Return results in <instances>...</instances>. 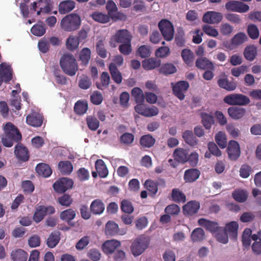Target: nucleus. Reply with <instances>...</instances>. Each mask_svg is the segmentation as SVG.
Masks as SVG:
<instances>
[{
  "label": "nucleus",
  "mask_w": 261,
  "mask_h": 261,
  "mask_svg": "<svg viewBox=\"0 0 261 261\" xmlns=\"http://www.w3.org/2000/svg\"><path fill=\"white\" fill-rule=\"evenodd\" d=\"M81 20L76 14H71L63 17L60 22L61 28L67 32H71L78 29L81 25Z\"/></svg>",
  "instance_id": "nucleus-1"
},
{
  "label": "nucleus",
  "mask_w": 261,
  "mask_h": 261,
  "mask_svg": "<svg viewBox=\"0 0 261 261\" xmlns=\"http://www.w3.org/2000/svg\"><path fill=\"white\" fill-rule=\"evenodd\" d=\"M150 239L145 234L139 236L135 239L132 245V253L137 256L143 253L149 247Z\"/></svg>",
  "instance_id": "nucleus-2"
},
{
  "label": "nucleus",
  "mask_w": 261,
  "mask_h": 261,
  "mask_svg": "<svg viewBox=\"0 0 261 261\" xmlns=\"http://www.w3.org/2000/svg\"><path fill=\"white\" fill-rule=\"evenodd\" d=\"M60 64L63 71L69 75H74L77 70L75 59L72 55H64L61 59Z\"/></svg>",
  "instance_id": "nucleus-3"
},
{
  "label": "nucleus",
  "mask_w": 261,
  "mask_h": 261,
  "mask_svg": "<svg viewBox=\"0 0 261 261\" xmlns=\"http://www.w3.org/2000/svg\"><path fill=\"white\" fill-rule=\"evenodd\" d=\"M158 28L165 40L170 41L173 39L174 28L170 21L167 19H162L158 23Z\"/></svg>",
  "instance_id": "nucleus-4"
},
{
  "label": "nucleus",
  "mask_w": 261,
  "mask_h": 261,
  "mask_svg": "<svg viewBox=\"0 0 261 261\" xmlns=\"http://www.w3.org/2000/svg\"><path fill=\"white\" fill-rule=\"evenodd\" d=\"M223 101L233 106H245L250 102L249 98L246 95L241 94H230L226 95L223 99Z\"/></svg>",
  "instance_id": "nucleus-5"
},
{
  "label": "nucleus",
  "mask_w": 261,
  "mask_h": 261,
  "mask_svg": "<svg viewBox=\"0 0 261 261\" xmlns=\"http://www.w3.org/2000/svg\"><path fill=\"white\" fill-rule=\"evenodd\" d=\"M30 9L36 12L37 15L43 14H49L53 10V6L48 1L38 0L32 3Z\"/></svg>",
  "instance_id": "nucleus-6"
},
{
  "label": "nucleus",
  "mask_w": 261,
  "mask_h": 261,
  "mask_svg": "<svg viewBox=\"0 0 261 261\" xmlns=\"http://www.w3.org/2000/svg\"><path fill=\"white\" fill-rule=\"evenodd\" d=\"M225 8L229 11L243 13L249 11V6L241 1H229L226 3Z\"/></svg>",
  "instance_id": "nucleus-7"
},
{
  "label": "nucleus",
  "mask_w": 261,
  "mask_h": 261,
  "mask_svg": "<svg viewBox=\"0 0 261 261\" xmlns=\"http://www.w3.org/2000/svg\"><path fill=\"white\" fill-rule=\"evenodd\" d=\"M73 181L71 179L63 177L59 179L53 185L55 191L59 193H62L72 188Z\"/></svg>",
  "instance_id": "nucleus-8"
},
{
  "label": "nucleus",
  "mask_w": 261,
  "mask_h": 261,
  "mask_svg": "<svg viewBox=\"0 0 261 261\" xmlns=\"http://www.w3.org/2000/svg\"><path fill=\"white\" fill-rule=\"evenodd\" d=\"M217 84L222 89L227 91H233L237 87V84L233 81H229L228 76L223 73L218 79Z\"/></svg>",
  "instance_id": "nucleus-9"
},
{
  "label": "nucleus",
  "mask_w": 261,
  "mask_h": 261,
  "mask_svg": "<svg viewBox=\"0 0 261 261\" xmlns=\"http://www.w3.org/2000/svg\"><path fill=\"white\" fill-rule=\"evenodd\" d=\"M55 212V210L53 206L45 207L44 206H39L35 209L33 217V220L36 223H39L43 219L45 215L47 214H52Z\"/></svg>",
  "instance_id": "nucleus-10"
},
{
  "label": "nucleus",
  "mask_w": 261,
  "mask_h": 261,
  "mask_svg": "<svg viewBox=\"0 0 261 261\" xmlns=\"http://www.w3.org/2000/svg\"><path fill=\"white\" fill-rule=\"evenodd\" d=\"M227 152L230 160L237 161L241 155L240 147L238 142L234 140H230L228 143Z\"/></svg>",
  "instance_id": "nucleus-11"
},
{
  "label": "nucleus",
  "mask_w": 261,
  "mask_h": 261,
  "mask_svg": "<svg viewBox=\"0 0 261 261\" xmlns=\"http://www.w3.org/2000/svg\"><path fill=\"white\" fill-rule=\"evenodd\" d=\"M129 33L126 31H120L112 37L110 41V44L112 47H116L118 43L121 44L129 43Z\"/></svg>",
  "instance_id": "nucleus-12"
},
{
  "label": "nucleus",
  "mask_w": 261,
  "mask_h": 261,
  "mask_svg": "<svg viewBox=\"0 0 261 261\" xmlns=\"http://www.w3.org/2000/svg\"><path fill=\"white\" fill-rule=\"evenodd\" d=\"M106 9L108 12V15L113 20H123L125 18V16L123 14L117 12V7L113 1H108L106 4Z\"/></svg>",
  "instance_id": "nucleus-13"
},
{
  "label": "nucleus",
  "mask_w": 261,
  "mask_h": 261,
  "mask_svg": "<svg viewBox=\"0 0 261 261\" xmlns=\"http://www.w3.org/2000/svg\"><path fill=\"white\" fill-rule=\"evenodd\" d=\"M189 87V84L187 81H181L176 83L172 87L174 94L180 100H183L185 97V93Z\"/></svg>",
  "instance_id": "nucleus-14"
},
{
  "label": "nucleus",
  "mask_w": 261,
  "mask_h": 261,
  "mask_svg": "<svg viewBox=\"0 0 261 261\" xmlns=\"http://www.w3.org/2000/svg\"><path fill=\"white\" fill-rule=\"evenodd\" d=\"M12 78V69L10 65L6 63L0 65V86L2 83L8 82Z\"/></svg>",
  "instance_id": "nucleus-15"
},
{
  "label": "nucleus",
  "mask_w": 261,
  "mask_h": 261,
  "mask_svg": "<svg viewBox=\"0 0 261 261\" xmlns=\"http://www.w3.org/2000/svg\"><path fill=\"white\" fill-rule=\"evenodd\" d=\"M223 18L221 13L215 11H207L202 17V21L208 24H215L220 22Z\"/></svg>",
  "instance_id": "nucleus-16"
},
{
  "label": "nucleus",
  "mask_w": 261,
  "mask_h": 261,
  "mask_svg": "<svg viewBox=\"0 0 261 261\" xmlns=\"http://www.w3.org/2000/svg\"><path fill=\"white\" fill-rule=\"evenodd\" d=\"M3 129L6 136H10L14 139L15 141L21 140V135L17 128L11 122L7 123L3 126Z\"/></svg>",
  "instance_id": "nucleus-17"
},
{
  "label": "nucleus",
  "mask_w": 261,
  "mask_h": 261,
  "mask_svg": "<svg viewBox=\"0 0 261 261\" xmlns=\"http://www.w3.org/2000/svg\"><path fill=\"white\" fill-rule=\"evenodd\" d=\"M198 223L200 226L204 227L206 230L213 233H216L221 229V227L219 226L217 222L208 220L204 218L200 219L198 220Z\"/></svg>",
  "instance_id": "nucleus-18"
},
{
  "label": "nucleus",
  "mask_w": 261,
  "mask_h": 261,
  "mask_svg": "<svg viewBox=\"0 0 261 261\" xmlns=\"http://www.w3.org/2000/svg\"><path fill=\"white\" fill-rule=\"evenodd\" d=\"M238 223L236 221H231L226 224L223 230L230 239L236 240L238 237Z\"/></svg>",
  "instance_id": "nucleus-19"
},
{
  "label": "nucleus",
  "mask_w": 261,
  "mask_h": 261,
  "mask_svg": "<svg viewBox=\"0 0 261 261\" xmlns=\"http://www.w3.org/2000/svg\"><path fill=\"white\" fill-rule=\"evenodd\" d=\"M121 245L119 241L115 239L105 241L102 245V249L107 254H112Z\"/></svg>",
  "instance_id": "nucleus-20"
},
{
  "label": "nucleus",
  "mask_w": 261,
  "mask_h": 261,
  "mask_svg": "<svg viewBox=\"0 0 261 261\" xmlns=\"http://www.w3.org/2000/svg\"><path fill=\"white\" fill-rule=\"evenodd\" d=\"M200 208V203L196 201H190L183 207L185 214L192 216L197 213Z\"/></svg>",
  "instance_id": "nucleus-21"
},
{
  "label": "nucleus",
  "mask_w": 261,
  "mask_h": 261,
  "mask_svg": "<svg viewBox=\"0 0 261 261\" xmlns=\"http://www.w3.org/2000/svg\"><path fill=\"white\" fill-rule=\"evenodd\" d=\"M195 64L196 66L200 69H209L211 70H215V66L213 63L206 57H200L198 58L196 60Z\"/></svg>",
  "instance_id": "nucleus-22"
},
{
  "label": "nucleus",
  "mask_w": 261,
  "mask_h": 261,
  "mask_svg": "<svg viewBox=\"0 0 261 261\" xmlns=\"http://www.w3.org/2000/svg\"><path fill=\"white\" fill-rule=\"evenodd\" d=\"M161 64V60L155 58H150L147 59H145L142 62V67L146 70H153L159 67Z\"/></svg>",
  "instance_id": "nucleus-23"
},
{
  "label": "nucleus",
  "mask_w": 261,
  "mask_h": 261,
  "mask_svg": "<svg viewBox=\"0 0 261 261\" xmlns=\"http://www.w3.org/2000/svg\"><path fill=\"white\" fill-rule=\"evenodd\" d=\"M227 112L231 118L238 120L242 118L245 115L246 110L243 108L232 107L229 108Z\"/></svg>",
  "instance_id": "nucleus-24"
},
{
  "label": "nucleus",
  "mask_w": 261,
  "mask_h": 261,
  "mask_svg": "<svg viewBox=\"0 0 261 261\" xmlns=\"http://www.w3.org/2000/svg\"><path fill=\"white\" fill-rule=\"evenodd\" d=\"M26 121L30 125L38 127L42 123V117L40 114L33 113L27 117Z\"/></svg>",
  "instance_id": "nucleus-25"
},
{
  "label": "nucleus",
  "mask_w": 261,
  "mask_h": 261,
  "mask_svg": "<svg viewBox=\"0 0 261 261\" xmlns=\"http://www.w3.org/2000/svg\"><path fill=\"white\" fill-rule=\"evenodd\" d=\"M188 151L186 149L178 148L173 153L174 159L179 163H185L188 162Z\"/></svg>",
  "instance_id": "nucleus-26"
},
{
  "label": "nucleus",
  "mask_w": 261,
  "mask_h": 261,
  "mask_svg": "<svg viewBox=\"0 0 261 261\" xmlns=\"http://www.w3.org/2000/svg\"><path fill=\"white\" fill-rule=\"evenodd\" d=\"M200 171L197 169H190L185 172L184 179L186 182H192L197 179L200 176Z\"/></svg>",
  "instance_id": "nucleus-27"
},
{
  "label": "nucleus",
  "mask_w": 261,
  "mask_h": 261,
  "mask_svg": "<svg viewBox=\"0 0 261 261\" xmlns=\"http://www.w3.org/2000/svg\"><path fill=\"white\" fill-rule=\"evenodd\" d=\"M105 209V204L101 200L96 199L92 201L90 205L91 212L94 215L101 214Z\"/></svg>",
  "instance_id": "nucleus-28"
},
{
  "label": "nucleus",
  "mask_w": 261,
  "mask_h": 261,
  "mask_svg": "<svg viewBox=\"0 0 261 261\" xmlns=\"http://www.w3.org/2000/svg\"><path fill=\"white\" fill-rule=\"evenodd\" d=\"M36 171L40 176L44 177H48L52 173L50 167L44 163L38 164L36 167Z\"/></svg>",
  "instance_id": "nucleus-29"
},
{
  "label": "nucleus",
  "mask_w": 261,
  "mask_h": 261,
  "mask_svg": "<svg viewBox=\"0 0 261 261\" xmlns=\"http://www.w3.org/2000/svg\"><path fill=\"white\" fill-rule=\"evenodd\" d=\"M201 118V123L206 129H210L212 125L215 123L214 116L205 112H202L200 114Z\"/></svg>",
  "instance_id": "nucleus-30"
},
{
  "label": "nucleus",
  "mask_w": 261,
  "mask_h": 261,
  "mask_svg": "<svg viewBox=\"0 0 261 261\" xmlns=\"http://www.w3.org/2000/svg\"><path fill=\"white\" fill-rule=\"evenodd\" d=\"M248 40L246 34L243 32H239L233 36L231 39V45L234 47L238 46Z\"/></svg>",
  "instance_id": "nucleus-31"
},
{
  "label": "nucleus",
  "mask_w": 261,
  "mask_h": 261,
  "mask_svg": "<svg viewBox=\"0 0 261 261\" xmlns=\"http://www.w3.org/2000/svg\"><path fill=\"white\" fill-rule=\"evenodd\" d=\"M15 154L19 160L22 161H27L29 156L28 149L22 145L19 144L16 146L15 149Z\"/></svg>",
  "instance_id": "nucleus-32"
},
{
  "label": "nucleus",
  "mask_w": 261,
  "mask_h": 261,
  "mask_svg": "<svg viewBox=\"0 0 261 261\" xmlns=\"http://www.w3.org/2000/svg\"><path fill=\"white\" fill-rule=\"evenodd\" d=\"M80 44V37L78 36L70 35L67 39L66 46L68 49L74 50L76 49Z\"/></svg>",
  "instance_id": "nucleus-33"
},
{
  "label": "nucleus",
  "mask_w": 261,
  "mask_h": 261,
  "mask_svg": "<svg viewBox=\"0 0 261 261\" xmlns=\"http://www.w3.org/2000/svg\"><path fill=\"white\" fill-rule=\"evenodd\" d=\"M75 8V3L71 0L62 2L59 4V11L61 14H65L72 10Z\"/></svg>",
  "instance_id": "nucleus-34"
},
{
  "label": "nucleus",
  "mask_w": 261,
  "mask_h": 261,
  "mask_svg": "<svg viewBox=\"0 0 261 261\" xmlns=\"http://www.w3.org/2000/svg\"><path fill=\"white\" fill-rule=\"evenodd\" d=\"M28 255L27 252L21 249L12 251L11 254V258L13 261H26Z\"/></svg>",
  "instance_id": "nucleus-35"
},
{
  "label": "nucleus",
  "mask_w": 261,
  "mask_h": 261,
  "mask_svg": "<svg viewBox=\"0 0 261 261\" xmlns=\"http://www.w3.org/2000/svg\"><path fill=\"white\" fill-rule=\"evenodd\" d=\"M245 59L249 61H253L257 56V49L254 45L247 46L244 51Z\"/></svg>",
  "instance_id": "nucleus-36"
},
{
  "label": "nucleus",
  "mask_w": 261,
  "mask_h": 261,
  "mask_svg": "<svg viewBox=\"0 0 261 261\" xmlns=\"http://www.w3.org/2000/svg\"><path fill=\"white\" fill-rule=\"evenodd\" d=\"M95 168L97 172L101 177L105 178L107 176L108 170L105 163L102 160L99 159L96 161Z\"/></svg>",
  "instance_id": "nucleus-37"
},
{
  "label": "nucleus",
  "mask_w": 261,
  "mask_h": 261,
  "mask_svg": "<svg viewBox=\"0 0 261 261\" xmlns=\"http://www.w3.org/2000/svg\"><path fill=\"white\" fill-rule=\"evenodd\" d=\"M182 137L185 141L189 145L194 146L197 144L198 140L194 136L192 130H187L182 133Z\"/></svg>",
  "instance_id": "nucleus-38"
},
{
  "label": "nucleus",
  "mask_w": 261,
  "mask_h": 261,
  "mask_svg": "<svg viewBox=\"0 0 261 261\" xmlns=\"http://www.w3.org/2000/svg\"><path fill=\"white\" fill-rule=\"evenodd\" d=\"M60 233L59 232H51L46 241L47 246L50 248H55L59 243L60 240Z\"/></svg>",
  "instance_id": "nucleus-39"
},
{
  "label": "nucleus",
  "mask_w": 261,
  "mask_h": 261,
  "mask_svg": "<svg viewBox=\"0 0 261 261\" xmlns=\"http://www.w3.org/2000/svg\"><path fill=\"white\" fill-rule=\"evenodd\" d=\"M90 16L94 21L101 23H107L110 19V17L108 15L98 11L94 12Z\"/></svg>",
  "instance_id": "nucleus-40"
},
{
  "label": "nucleus",
  "mask_w": 261,
  "mask_h": 261,
  "mask_svg": "<svg viewBox=\"0 0 261 261\" xmlns=\"http://www.w3.org/2000/svg\"><path fill=\"white\" fill-rule=\"evenodd\" d=\"M175 42L178 47H183L185 45V34L182 28H178L177 29V32L175 35Z\"/></svg>",
  "instance_id": "nucleus-41"
},
{
  "label": "nucleus",
  "mask_w": 261,
  "mask_h": 261,
  "mask_svg": "<svg viewBox=\"0 0 261 261\" xmlns=\"http://www.w3.org/2000/svg\"><path fill=\"white\" fill-rule=\"evenodd\" d=\"M91 52L89 48H83L79 53V60L83 65H87L91 58Z\"/></svg>",
  "instance_id": "nucleus-42"
},
{
  "label": "nucleus",
  "mask_w": 261,
  "mask_h": 261,
  "mask_svg": "<svg viewBox=\"0 0 261 261\" xmlns=\"http://www.w3.org/2000/svg\"><path fill=\"white\" fill-rule=\"evenodd\" d=\"M58 169L63 174H70L73 170V166L69 161H61L58 164Z\"/></svg>",
  "instance_id": "nucleus-43"
},
{
  "label": "nucleus",
  "mask_w": 261,
  "mask_h": 261,
  "mask_svg": "<svg viewBox=\"0 0 261 261\" xmlns=\"http://www.w3.org/2000/svg\"><path fill=\"white\" fill-rule=\"evenodd\" d=\"M176 67L172 63L163 64L159 69V72L164 75H167L175 73Z\"/></svg>",
  "instance_id": "nucleus-44"
},
{
  "label": "nucleus",
  "mask_w": 261,
  "mask_h": 261,
  "mask_svg": "<svg viewBox=\"0 0 261 261\" xmlns=\"http://www.w3.org/2000/svg\"><path fill=\"white\" fill-rule=\"evenodd\" d=\"M118 225L113 221H109L106 225L105 233L108 236H114L118 233Z\"/></svg>",
  "instance_id": "nucleus-45"
},
{
  "label": "nucleus",
  "mask_w": 261,
  "mask_h": 261,
  "mask_svg": "<svg viewBox=\"0 0 261 261\" xmlns=\"http://www.w3.org/2000/svg\"><path fill=\"white\" fill-rule=\"evenodd\" d=\"M172 200L176 202L184 203L186 200V195L178 189H173L172 191Z\"/></svg>",
  "instance_id": "nucleus-46"
},
{
  "label": "nucleus",
  "mask_w": 261,
  "mask_h": 261,
  "mask_svg": "<svg viewBox=\"0 0 261 261\" xmlns=\"http://www.w3.org/2000/svg\"><path fill=\"white\" fill-rule=\"evenodd\" d=\"M132 96H133L138 104L144 103L145 94L139 88H134L132 90Z\"/></svg>",
  "instance_id": "nucleus-47"
},
{
  "label": "nucleus",
  "mask_w": 261,
  "mask_h": 261,
  "mask_svg": "<svg viewBox=\"0 0 261 261\" xmlns=\"http://www.w3.org/2000/svg\"><path fill=\"white\" fill-rule=\"evenodd\" d=\"M109 70L111 72L113 80L117 84L122 82V76L120 72L117 70L115 65L111 63L109 66Z\"/></svg>",
  "instance_id": "nucleus-48"
},
{
  "label": "nucleus",
  "mask_w": 261,
  "mask_h": 261,
  "mask_svg": "<svg viewBox=\"0 0 261 261\" xmlns=\"http://www.w3.org/2000/svg\"><path fill=\"white\" fill-rule=\"evenodd\" d=\"M155 141L151 135H146L141 138L140 143L143 147L150 148L154 144Z\"/></svg>",
  "instance_id": "nucleus-49"
},
{
  "label": "nucleus",
  "mask_w": 261,
  "mask_h": 261,
  "mask_svg": "<svg viewBox=\"0 0 261 261\" xmlns=\"http://www.w3.org/2000/svg\"><path fill=\"white\" fill-rule=\"evenodd\" d=\"M215 141L219 146L222 148H225L227 146L226 136L223 132H219L215 136Z\"/></svg>",
  "instance_id": "nucleus-50"
},
{
  "label": "nucleus",
  "mask_w": 261,
  "mask_h": 261,
  "mask_svg": "<svg viewBox=\"0 0 261 261\" xmlns=\"http://www.w3.org/2000/svg\"><path fill=\"white\" fill-rule=\"evenodd\" d=\"M247 33L249 37L253 40L256 39L259 36V31L254 24H249L247 28Z\"/></svg>",
  "instance_id": "nucleus-51"
},
{
  "label": "nucleus",
  "mask_w": 261,
  "mask_h": 261,
  "mask_svg": "<svg viewBox=\"0 0 261 261\" xmlns=\"http://www.w3.org/2000/svg\"><path fill=\"white\" fill-rule=\"evenodd\" d=\"M76 216L75 212L72 209H68L62 212L60 217L61 220L69 222L73 220Z\"/></svg>",
  "instance_id": "nucleus-52"
},
{
  "label": "nucleus",
  "mask_w": 261,
  "mask_h": 261,
  "mask_svg": "<svg viewBox=\"0 0 261 261\" xmlns=\"http://www.w3.org/2000/svg\"><path fill=\"white\" fill-rule=\"evenodd\" d=\"M232 197L239 202H244L247 200L248 194L244 190H236L232 193Z\"/></svg>",
  "instance_id": "nucleus-53"
},
{
  "label": "nucleus",
  "mask_w": 261,
  "mask_h": 261,
  "mask_svg": "<svg viewBox=\"0 0 261 261\" xmlns=\"http://www.w3.org/2000/svg\"><path fill=\"white\" fill-rule=\"evenodd\" d=\"M144 185L149 191L150 195L153 196L156 194L158 191V183L152 180H147L145 181Z\"/></svg>",
  "instance_id": "nucleus-54"
},
{
  "label": "nucleus",
  "mask_w": 261,
  "mask_h": 261,
  "mask_svg": "<svg viewBox=\"0 0 261 261\" xmlns=\"http://www.w3.org/2000/svg\"><path fill=\"white\" fill-rule=\"evenodd\" d=\"M191 238L193 242H200L204 238V231L201 228H195L192 231Z\"/></svg>",
  "instance_id": "nucleus-55"
},
{
  "label": "nucleus",
  "mask_w": 261,
  "mask_h": 261,
  "mask_svg": "<svg viewBox=\"0 0 261 261\" xmlns=\"http://www.w3.org/2000/svg\"><path fill=\"white\" fill-rule=\"evenodd\" d=\"M86 122L89 128L91 130H96L99 126L98 120L96 118L92 115L87 117Z\"/></svg>",
  "instance_id": "nucleus-56"
},
{
  "label": "nucleus",
  "mask_w": 261,
  "mask_h": 261,
  "mask_svg": "<svg viewBox=\"0 0 261 261\" xmlns=\"http://www.w3.org/2000/svg\"><path fill=\"white\" fill-rule=\"evenodd\" d=\"M89 243V237L84 236L77 242L75 245V247L77 250L82 251L86 248Z\"/></svg>",
  "instance_id": "nucleus-57"
},
{
  "label": "nucleus",
  "mask_w": 261,
  "mask_h": 261,
  "mask_svg": "<svg viewBox=\"0 0 261 261\" xmlns=\"http://www.w3.org/2000/svg\"><path fill=\"white\" fill-rule=\"evenodd\" d=\"M88 110V103L86 101H78L75 105L74 111L79 115L85 114Z\"/></svg>",
  "instance_id": "nucleus-58"
},
{
  "label": "nucleus",
  "mask_w": 261,
  "mask_h": 261,
  "mask_svg": "<svg viewBox=\"0 0 261 261\" xmlns=\"http://www.w3.org/2000/svg\"><path fill=\"white\" fill-rule=\"evenodd\" d=\"M28 243L31 248L38 247L41 244V238L37 234H33L28 239Z\"/></svg>",
  "instance_id": "nucleus-59"
},
{
  "label": "nucleus",
  "mask_w": 261,
  "mask_h": 261,
  "mask_svg": "<svg viewBox=\"0 0 261 261\" xmlns=\"http://www.w3.org/2000/svg\"><path fill=\"white\" fill-rule=\"evenodd\" d=\"M137 53L142 58L148 57L151 54L150 47L145 45H142L138 48Z\"/></svg>",
  "instance_id": "nucleus-60"
},
{
  "label": "nucleus",
  "mask_w": 261,
  "mask_h": 261,
  "mask_svg": "<svg viewBox=\"0 0 261 261\" xmlns=\"http://www.w3.org/2000/svg\"><path fill=\"white\" fill-rule=\"evenodd\" d=\"M181 57L188 65H190L193 61V53L189 49H184L181 53Z\"/></svg>",
  "instance_id": "nucleus-61"
},
{
  "label": "nucleus",
  "mask_w": 261,
  "mask_h": 261,
  "mask_svg": "<svg viewBox=\"0 0 261 261\" xmlns=\"http://www.w3.org/2000/svg\"><path fill=\"white\" fill-rule=\"evenodd\" d=\"M170 53V48L168 46L159 47L155 52V55L158 58H164L167 57Z\"/></svg>",
  "instance_id": "nucleus-62"
},
{
  "label": "nucleus",
  "mask_w": 261,
  "mask_h": 261,
  "mask_svg": "<svg viewBox=\"0 0 261 261\" xmlns=\"http://www.w3.org/2000/svg\"><path fill=\"white\" fill-rule=\"evenodd\" d=\"M252 172V168L247 164H243L239 171L240 176L244 178H248Z\"/></svg>",
  "instance_id": "nucleus-63"
},
{
  "label": "nucleus",
  "mask_w": 261,
  "mask_h": 261,
  "mask_svg": "<svg viewBox=\"0 0 261 261\" xmlns=\"http://www.w3.org/2000/svg\"><path fill=\"white\" fill-rule=\"evenodd\" d=\"M31 32L36 36H41L45 34V29L42 24H36L32 28Z\"/></svg>",
  "instance_id": "nucleus-64"
}]
</instances>
